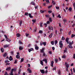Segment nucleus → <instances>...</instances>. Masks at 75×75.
<instances>
[{
    "instance_id": "1",
    "label": "nucleus",
    "mask_w": 75,
    "mask_h": 75,
    "mask_svg": "<svg viewBox=\"0 0 75 75\" xmlns=\"http://www.w3.org/2000/svg\"><path fill=\"white\" fill-rule=\"evenodd\" d=\"M59 47L60 48H62L63 47V43H62V41H60L59 42Z\"/></svg>"
},
{
    "instance_id": "2",
    "label": "nucleus",
    "mask_w": 75,
    "mask_h": 75,
    "mask_svg": "<svg viewBox=\"0 0 75 75\" xmlns=\"http://www.w3.org/2000/svg\"><path fill=\"white\" fill-rule=\"evenodd\" d=\"M14 71V69H12L11 71L10 72V73H9V74L10 75H14L13 74V71Z\"/></svg>"
},
{
    "instance_id": "3",
    "label": "nucleus",
    "mask_w": 75,
    "mask_h": 75,
    "mask_svg": "<svg viewBox=\"0 0 75 75\" xmlns=\"http://www.w3.org/2000/svg\"><path fill=\"white\" fill-rule=\"evenodd\" d=\"M48 29L49 30H51L52 31H53V30H54V29H53V27L52 26H51V27L50 26H49L48 27Z\"/></svg>"
},
{
    "instance_id": "4",
    "label": "nucleus",
    "mask_w": 75,
    "mask_h": 75,
    "mask_svg": "<svg viewBox=\"0 0 75 75\" xmlns=\"http://www.w3.org/2000/svg\"><path fill=\"white\" fill-rule=\"evenodd\" d=\"M5 63H7L6 64V65H10V64L9 63H8V62H10V61H8V60H6L5 61Z\"/></svg>"
},
{
    "instance_id": "5",
    "label": "nucleus",
    "mask_w": 75,
    "mask_h": 75,
    "mask_svg": "<svg viewBox=\"0 0 75 75\" xmlns=\"http://www.w3.org/2000/svg\"><path fill=\"white\" fill-rule=\"evenodd\" d=\"M53 35V33H51V34L49 35L48 36L49 38H52V37Z\"/></svg>"
},
{
    "instance_id": "6",
    "label": "nucleus",
    "mask_w": 75,
    "mask_h": 75,
    "mask_svg": "<svg viewBox=\"0 0 75 75\" xmlns=\"http://www.w3.org/2000/svg\"><path fill=\"white\" fill-rule=\"evenodd\" d=\"M40 71L42 73V74H44V73H45V71H44V70L43 69L40 70Z\"/></svg>"
},
{
    "instance_id": "7",
    "label": "nucleus",
    "mask_w": 75,
    "mask_h": 75,
    "mask_svg": "<svg viewBox=\"0 0 75 75\" xmlns=\"http://www.w3.org/2000/svg\"><path fill=\"white\" fill-rule=\"evenodd\" d=\"M11 70V67H8L6 69V71H9Z\"/></svg>"
},
{
    "instance_id": "8",
    "label": "nucleus",
    "mask_w": 75,
    "mask_h": 75,
    "mask_svg": "<svg viewBox=\"0 0 75 75\" xmlns=\"http://www.w3.org/2000/svg\"><path fill=\"white\" fill-rule=\"evenodd\" d=\"M22 23H23V21L21 20L19 21V25L20 26H21V24H22Z\"/></svg>"
},
{
    "instance_id": "9",
    "label": "nucleus",
    "mask_w": 75,
    "mask_h": 75,
    "mask_svg": "<svg viewBox=\"0 0 75 75\" xmlns=\"http://www.w3.org/2000/svg\"><path fill=\"white\" fill-rule=\"evenodd\" d=\"M8 47H9V45L7 44H6V45H4V48H7Z\"/></svg>"
},
{
    "instance_id": "10",
    "label": "nucleus",
    "mask_w": 75,
    "mask_h": 75,
    "mask_svg": "<svg viewBox=\"0 0 75 75\" xmlns=\"http://www.w3.org/2000/svg\"><path fill=\"white\" fill-rule=\"evenodd\" d=\"M31 4L32 5H33V6H35L36 4H35V3L34 1H31Z\"/></svg>"
},
{
    "instance_id": "11",
    "label": "nucleus",
    "mask_w": 75,
    "mask_h": 75,
    "mask_svg": "<svg viewBox=\"0 0 75 75\" xmlns=\"http://www.w3.org/2000/svg\"><path fill=\"white\" fill-rule=\"evenodd\" d=\"M68 44H69L70 45H72L74 44V41H72L71 42H69L68 43Z\"/></svg>"
},
{
    "instance_id": "12",
    "label": "nucleus",
    "mask_w": 75,
    "mask_h": 75,
    "mask_svg": "<svg viewBox=\"0 0 75 75\" xmlns=\"http://www.w3.org/2000/svg\"><path fill=\"white\" fill-rule=\"evenodd\" d=\"M65 65L67 68H69V65L67 64V62H65Z\"/></svg>"
},
{
    "instance_id": "13",
    "label": "nucleus",
    "mask_w": 75,
    "mask_h": 75,
    "mask_svg": "<svg viewBox=\"0 0 75 75\" xmlns=\"http://www.w3.org/2000/svg\"><path fill=\"white\" fill-rule=\"evenodd\" d=\"M7 55V52H5V54H4L3 55V57L5 58L6 56Z\"/></svg>"
},
{
    "instance_id": "14",
    "label": "nucleus",
    "mask_w": 75,
    "mask_h": 75,
    "mask_svg": "<svg viewBox=\"0 0 75 75\" xmlns=\"http://www.w3.org/2000/svg\"><path fill=\"white\" fill-rule=\"evenodd\" d=\"M68 41H69V38H67L66 39V41L67 43L69 42H68Z\"/></svg>"
},
{
    "instance_id": "15",
    "label": "nucleus",
    "mask_w": 75,
    "mask_h": 75,
    "mask_svg": "<svg viewBox=\"0 0 75 75\" xmlns=\"http://www.w3.org/2000/svg\"><path fill=\"white\" fill-rule=\"evenodd\" d=\"M42 61L44 62H45L46 64H47V62H48L47 61V59H43L42 60Z\"/></svg>"
},
{
    "instance_id": "16",
    "label": "nucleus",
    "mask_w": 75,
    "mask_h": 75,
    "mask_svg": "<svg viewBox=\"0 0 75 75\" xmlns=\"http://www.w3.org/2000/svg\"><path fill=\"white\" fill-rule=\"evenodd\" d=\"M27 70L28 71H29V73H31L32 71L31 70H30V68H28Z\"/></svg>"
},
{
    "instance_id": "17",
    "label": "nucleus",
    "mask_w": 75,
    "mask_h": 75,
    "mask_svg": "<svg viewBox=\"0 0 75 75\" xmlns=\"http://www.w3.org/2000/svg\"><path fill=\"white\" fill-rule=\"evenodd\" d=\"M39 48V47L38 46H37V45H35V49L36 50H38V49Z\"/></svg>"
},
{
    "instance_id": "18",
    "label": "nucleus",
    "mask_w": 75,
    "mask_h": 75,
    "mask_svg": "<svg viewBox=\"0 0 75 75\" xmlns=\"http://www.w3.org/2000/svg\"><path fill=\"white\" fill-rule=\"evenodd\" d=\"M33 30H34V33H36V32H37V28H36V27L35 28L33 29Z\"/></svg>"
},
{
    "instance_id": "19",
    "label": "nucleus",
    "mask_w": 75,
    "mask_h": 75,
    "mask_svg": "<svg viewBox=\"0 0 75 75\" xmlns=\"http://www.w3.org/2000/svg\"><path fill=\"white\" fill-rule=\"evenodd\" d=\"M67 50H68V49H67V47H65V50H64V52H63L64 54L65 52H67Z\"/></svg>"
},
{
    "instance_id": "20",
    "label": "nucleus",
    "mask_w": 75,
    "mask_h": 75,
    "mask_svg": "<svg viewBox=\"0 0 75 75\" xmlns=\"http://www.w3.org/2000/svg\"><path fill=\"white\" fill-rule=\"evenodd\" d=\"M6 41H8V42H10L11 41V39L7 38L6 39Z\"/></svg>"
},
{
    "instance_id": "21",
    "label": "nucleus",
    "mask_w": 75,
    "mask_h": 75,
    "mask_svg": "<svg viewBox=\"0 0 75 75\" xmlns=\"http://www.w3.org/2000/svg\"><path fill=\"white\" fill-rule=\"evenodd\" d=\"M13 59L12 58V57L11 56H10L9 58V60L10 61H11L12 60H13Z\"/></svg>"
},
{
    "instance_id": "22",
    "label": "nucleus",
    "mask_w": 75,
    "mask_h": 75,
    "mask_svg": "<svg viewBox=\"0 0 75 75\" xmlns=\"http://www.w3.org/2000/svg\"><path fill=\"white\" fill-rule=\"evenodd\" d=\"M45 16L46 18H50V16L49 14H46L45 15Z\"/></svg>"
},
{
    "instance_id": "23",
    "label": "nucleus",
    "mask_w": 75,
    "mask_h": 75,
    "mask_svg": "<svg viewBox=\"0 0 75 75\" xmlns=\"http://www.w3.org/2000/svg\"><path fill=\"white\" fill-rule=\"evenodd\" d=\"M28 13L27 12H25V16H27V17H28Z\"/></svg>"
},
{
    "instance_id": "24",
    "label": "nucleus",
    "mask_w": 75,
    "mask_h": 75,
    "mask_svg": "<svg viewBox=\"0 0 75 75\" xmlns=\"http://www.w3.org/2000/svg\"><path fill=\"white\" fill-rule=\"evenodd\" d=\"M54 61H52L51 62V66L52 67H53V65H54Z\"/></svg>"
},
{
    "instance_id": "25",
    "label": "nucleus",
    "mask_w": 75,
    "mask_h": 75,
    "mask_svg": "<svg viewBox=\"0 0 75 75\" xmlns=\"http://www.w3.org/2000/svg\"><path fill=\"white\" fill-rule=\"evenodd\" d=\"M28 16H29V17H30V18H33V16L31 15V13H29Z\"/></svg>"
},
{
    "instance_id": "26",
    "label": "nucleus",
    "mask_w": 75,
    "mask_h": 75,
    "mask_svg": "<svg viewBox=\"0 0 75 75\" xmlns=\"http://www.w3.org/2000/svg\"><path fill=\"white\" fill-rule=\"evenodd\" d=\"M20 35H21L20 33H18L16 34V36L17 37H20Z\"/></svg>"
},
{
    "instance_id": "27",
    "label": "nucleus",
    "mask_w": 75,
    "mask_h": 75,
    "mask_svg": "<svg viewBox=\"0 0 75 75\" xmlns=\"http://www.w3.org/2000/svg\"><path fill=\"white\" fill-rule=\"evenodd\" d=\"M16 57L17 59H19L20 58V56H19L18 55H16Z\"/></svg>"
},
{
    "instance_id": "28",
    "label": "nucleus",
    "mask_w": 75,
    "mask_h": 75,
    "mask_svg": "<svg viewBox=\"0 0 75 75\" xmlns=\"http://www.w3.org/2000/svg\"><path fill=\"white\" fill-rule=\"evenodd\" d=\"M38 33H40V34H42V33H43V31H42V30H40L39 31V32Z\"/></svg>"
},
{
    "instance_id": "29",
    "label": "nucleus",
    "mask_w": 75,
    "mask_h": 75,
    "mask_svg": "<svg viewBox=\"0 0 75 75\" xmlns=\"http://www.w3.org/2000/svg\"><path fill=\"white\" fill-rule=\"evenodd\" d=\"M19 50H23V47L20 46L19 47Z\"/></svg>"
},
{
    "instance_id": "30",
    "label": "nucleus",
    "mask_w": 75,
    "mask_h": 75,
    "mask_svg": "<svg viewBox=\"0 0 75 75\" xmlns=\"http://www.w3.org/2000/svg\"><path fill=\"white\" fill-rule=\"evenodd\" d=\"M49 21L50 22H52V18L51 17H50L49 18Z\"/></svg>"
},
{
    "instance_id": "31",
    "label": "nucleus",
    "mask_w": 75,
    "mask_h": 75,
    "mask_svg": "<svg viewBox=\"0 0 75 75\" xmlns=\"http://www.w3.org/2000/svg\"><path fill=\"white\" fill-rule=\"evenodd\" d=\"M51 44H52V45H54V42L53 41H52L51 42Z\"/></svg>"
},
{
    "instance_id": "32",
    "label": "nucleus",
    "mask_w": 75,
    "mask_h": 75,
    "mask_svg": "<svg viewBox=\"0 0 75 75\" xmlns=\"http://www.w3.org/2000/svg\"><path fill=\"white\" fill-rule=\"evenodd\" d=\"M24 61V58H21V61L20 62L21 63V62H23Z\"/></svg>"
},
{
    "instance_id": "33",
    "label": "nucleus",
    "mask_w": 75,
    "mask_h": 75,
    "mask_svg": "<svg viewBox=\"0 0 75 75\" xmlns=\"http://www.w3.org/2000/svg\"><path fill=\"white\" fill-rule=\"evenodd\" d=\"M52 5H50L48 6V8L50 9V8H51V7H52Z\"/></svg>"
},
{
    "instance_id": "34",
    "label": "nucleus",
    "mask_w": 75,
    "mask_h": 75,
    "mask_svg": "<svg viewBox=\"0 0 75 75\" xmlns=\"http://www.w3.org/2000/svg\"><path fill=\"white\" fill-rule=\"evenodd\" d=\"M40 64L42 65H43V63H44V62H42V61L41 60L40 61Z\"/></svg>"
},
{
    "instance_id": "35",
    "label": "nucleus",
    "mask_w": 75,
    "mask_h": 75,
    "mask_svg": "<svg viewBox=\"0 0 75 75\" xmlns=\"http://www.w3.org/2000/svg\"><path fill=\"white\" fill-rule=\"evenodd\" d=\"M55 45H57V43H58V41L56 40L55 41Z\"/></svg>"
},
{
    "instance_id": "36",
    "label": "nucleus",
    "mask_w": 75,
    "mask_h": 75,
    "mask_svg": "<svg viewBox=\"0 0 75 75\" xmlns=\"http://www.w3.org/2000/svg\"><path fill=\"white\" fill-rule=\"evenodd\" d=\"M1 52H4V49H3V48H1Z\"/></svg>"
},
{
    "instance_id": "37",
    "label": "nucleus",
    "mask_w": 75,
    "mask_h": 75,
    "mask_svg": "<svg viewBox=\"0 0 75 75\" xmlns=\"http://www.w3.org/2000/svg\"><path fill=\"white\" fill-rule=\"evenodd\" d=\"M18 61V60H17V59H15V62H14V64H17V63Z\"/></svg>"
},
{
    "instance_id": "38",
    "label": "nucleus",
    "mask_w": 75,
    "mask_h": 75,
    "mask_svg": "<svg viewBox=\"0 0 75 75\" xmlns=\"http://www.w3.org/2000/svg\"><path fill=\"white\" fill-rule=\"evenodd\" d=\"M72 8L71 7L69 8V10L70 11H72Z\"/></svg>"
},
{
    "instance_id": "39",
    "label": "nucleus",
    "mask_w": 75,
    "mask_h": 75,
    "mask_svg": "<svg viewBox=\"0 0 75 75\" xmlns=\"http://www.w3.org/2000/svg\"><path fill=\"white\" fill-rule=\"evenodd\" d=\"M62 58H66V56L65 55H63L62 57Z\"/></svg>"
},
{
    "instance_id": "40",
    "label": "nucleus",
    "mask_w": 75,
    "mask_h": 75,
    "mask_svg": "<svg viewBox=\"0 0 75 75\" xmlns=\"http://www.w3.org/2000/svg\"><path fill=\"white\" fill-rule=\"evenodd\" d=\"M42 44L45 46L46 45V42H42Z\"/></svg>"
},
{
    "instance_id": "41",
    "label": "nucleus",
    "mask_w": 75,
    "mask_h": 75,
    "mask_svg": "<svg viewBox=\"0 0 75 75\" xmlns=\"http://www.w3.org/2000/svg\"><path fill=\"white\" fill-rule=\"evenodd\" d=\"M19 43L20 44H23V43L22 42H21V40H19Z\"/></svg>"
},
{
    "instance_id": "42",
    "label": "nucleus",
    "mask_w": 75,
    "mask_h": 75,
    "mask_svg": "<svg viewBox=\"0 0 75 75\" xmlns=\"http://www.w3.org/2000/svg\"><path fill=\"white\" fill-rule=\"evenodd\" d=\"M44 25L45 26V27L46 28L47 27V24L46 23H44Z\"/></svg>"
},
{
    "instance_id": "43",
    "label": "nucleus",
    "mask_w": 75,
    "mask_h": 75,
    "mask_svg": "<svg viewBox=\"0 0 75 75\" xmlns=\"http://www.w3.org/2000/svg\"><path fill=\"white\" fill-rule=\"evenodd\" d=\"M43 24V22H41L40 24V27H42V24Z\"/></svg>"
},
{
    "instance_id": "44",
    "label": "nucleus",
    "mask_w": 75,
    "mask_h": 75,
    "mask_svg": "<svg viewBox=\"0 0 75 75\" xmlns=\"http://www.w3.org/2000/svg\"><path fill=\"white\" fill-rule=\"evenodd\" d=\"M50 23V21H47V22H46V24H48Z\"/></svg>"
},
{
    "instance_id": "45",
    "label": "nucleus",
    "mask_w": 75,
    "mask_h": 75,
    "mask_svg": "<svg viewBox=\"0 0 75 75\" xmlns=\"http://www.w3.org/2000/svg\"><path fill=\"white\" fill-rule=\"evenodd\" d=\"M55 62H57L58 61V60L57 59H55Z\"/></svg>"
},
{
    "instance_id": "46",
    "label": "nucleus",
    "mask_w": 75,
    "mask_h": 75,
    "mask_svg": "<svg viewBox=\"0 0 75 75\" xmlns=\"http://www.w3.org/2000/svg\"><path fill=\"white\" fill-rule=\"evenodd\" d=\"M75 35L72 34L71 35V38H73V37H75Z\"/></svg>"
},
{
    "instance_id": "47",
    "label": "nucleus",
    "mask_w": 75,
    "mask_h": 75,
    "mask_svg": "<svg viewBox=\"0 0 75 75\" xmlns=\"http://www.w3.org/2000/svg\"><path fill=\"white\" fill-rule=\"evenodd\" d=\"M40 12L41 13H44V11H42V10H40Z\"/></svg>"
},
{
    "instance_id": "48",
    "label": "nucleus",
    "mask_w": 75,
    "mask_h": 75,
    "mask_svg": "<svg viewBox=\"0 0 75 75\" xmlns=\"http://www.w3.org/2000/svg\"><path fill=\"white\" fill-rule=\"evenodd\" d=\"M4 75H9L7 72H5V73L4 74Z\"/></svg>"
},
{
    "instance_id": "49",
    "label": "nucleus",
    "mask_w": 75,
    "mask_h": 75,
    "mask_svg": "<svg viewBox=\"0 0 75 75\" xmlns=\"http://www.w3.org/2000/svg\"><path fill=\"white\" fill-rule=\"evenodd\" d=\"M45 1L47 2V4L49 3H50V1L49 0H45Z\"/></svg>"
},
{
    "instance_id": "50",
    "label": "nucleus",
    "mask_w": 75,
    "mask_h": 75,
    "mask_svg": "<svg viewBox=\"0 0 75 75\" xmlns=\"http://www.w3.org/2000/svg\"><path fill=\"white\" fill-rule=\"evenodd\" d=\"M62 40H65V38L64 36H62Z\"/></svg>"
},
{
    "instance_id": "51",
    "label": "nucleus",
    "mask_w": 75,
    "mask_h": 75,
    "mask_svg": "<svg viewBox=\"0 0 75 75\" xmlns=\"http://www.w3.org/2000/svg\"><path fill=\"white\" fill-rule=\"evenodd\" d=\"M72 48H73V47H72V46L71 45L69 46V48H71V49H72Z\"/></svg>"
},
{
    "instance_id": "52",
    "label": "nucleus",
    "mask_w": 75,
    "mask_h": 75,
    "mask_svg": "<svg viewBox=\"0 0 75 75\" xmlns=\"http://www.w3.org/2000/svg\"><path fill=\"white\" fill-rule=\"evenodd\" d=\"M71 34V31L70 30V31L69 32V35H70Z\"/></svg>"
},
{
    "instance_id": "53",
    "label": "nucleus",
    "mask_w": 75,
    "mask_h": 75,
    "mask_svg": "<svg viewBox=\"0 0 75 75\" xmlns=\"http://www.w3.org/2000/svg\"><path fill=\"white\" fill-rule=\"evenodd\" d=\"M58 74L59 75H60V74H61V71H60V70H59V71H58Z\"/></svg>"
},
{
    "instance_id": "54",
    "label": "nucleus",
    "mask_w": 75,
    "mask_h": 75,
    "mask_svg": "<svg viewBox=\"0 0 75 75\" xmlns=\"http://www.w3.org/2000/svg\"><path fill=\"white\" fill-rule=\"evenodd\" d=\"M32 21L33 22V23H35V22H36V20H32Z\"/></svg>"
},
{
    "instance_id": "55",
    "label": "nucleus",
    "mask_w": 75,
    "mask_h": 75,
    "mask_svg": "<svg viewBox=\"0 0 75 75\" xmlns=\"http://www.w3.org/2000/svg\"><path fill=\"white\" fill-rule=\"evenodd\" d=\"M4 36L5 37V38L6 39H7V35H4Z\"/></svg>"
},
{
    "instance_id": "56",
    "label": "nucleus",
    "mask_w": 75,
    "mask_h": 75,
    "mask_svg": "<svg viewBox=\"0 0 75 75\" xmlns=\"http://www.w3.org/2000/svg\"><path fill=\"white\" fill-rule=\"evenodd\" d=\"M48 12L49 13H52V10H49V11H48Z\"/></svg>"
},
{
    "instance_id": "57",
    "label": "nucleus",
    "mask_w": 75,
    "mask_h": 75,
    "mask_svg": "<svg viewBox=\"0 0 75 75\" xmlns=\"http://www.w3.org/2000/svg\"><path fill=\"white\" fill-rule=\"evenodd\" d=\"M29 35H30V34L29 33H26V37H28V36H29Z\"/></svg>"
},
{
    "instance_id": "58",
    "label": "nucleus",
    "mask_w": 75,
    "mask_h": 75,
    "mask_svg": "<svg viewBox=\"0 0 75 75\" xmlns=\"http://www.w3.org/2000/svg\"><path fill=\"white\" fill-rule=\"evenodd\" d=\"M57 17L59 18H61V15H59Z\"/></svg>"
},
{
    "instance_id": "59",
    "label": "nucleus",
    "mask_w": 75,
    "mask_h": 75,
    "mask_svg": "<svg viewBox=\"0 0 75 75\" xmlns=\"http://www.w3.org/2000/svg\"><path fill=\"white\" fill-rule=\"evenodd\" d=\"M52 49L53 50V51H54V50H55V47H52Z\"/></svg>"
},
{
    "instance_id": "60",
    "label": "nucleus",
    "mask_w": 75,
    "mask_h": 75,
    "mask_svg": "<svg viewBox=\"0 0 75 75\" xmlns=\"http://www.w3.org/2000/svg\"><path fill=\"white\" fill-rule=\"evenodd\" d=\"M44 50H41L40 51L41 52H42V53H43L44 52Z\"/></svg>"
},
{
    "instance_id": "61",
    "label": "nucleus",
    "mask_w": 75,
    "mask_h": 75,
    "mask_svg": "<svg viewBox=\"0 0 75 75\" xmlns=\"http://www.w3.org/2000/svg\"><path fill=\"white\" fill-rule=\"evenodd\" d=\"M55 8H56V9H59V6H56Z\"/></svg>"
},
{
    "instance_id": "62",
    "label": "nucleus",
    "mask_w": 75,
    "mask_h": 75,
    "mask_svg": "<svg viewBox=\"0 0 75 75\" xmlns=\"http://www.w3.org/2000/svg\"><path fill=\"white\" fill-rule=\"evenodd\" d=\"M75 26V23H74L72 25V27H74V26Z\"/></svg>"
},
{
    "instance_id": "63",
    "label": "nucleus",
    "mask_w": 75,
    "mask_h": 75,
    "mask_svg": "<svg viewBox=\"0 0 75 75\" xmlns=\"http://www.w3.org/2000/svg\"><path fill=\"white\" fill-rule=\"evenodd\" d=\"M73 72L75 73V68H74L73 69Z\"/></svg>"
},
{
    "instance_id": "64",
    "label": "nucleus",
    "mask_w": 75,
    "mask_h": 75,
    "mask_svg": "<svg viewBox=\"0 0 75 75\" xmlns=\"http://www.w3.org/2000/svg\"><path fill=\"white\" fill-rule=\"evenodd\" d=\"M73 58H74V59H75V54H74V55H73Z\"/></svg>"
}]
</instances>
